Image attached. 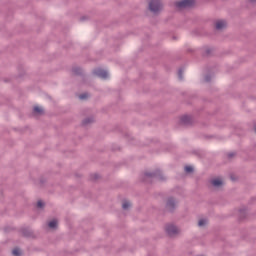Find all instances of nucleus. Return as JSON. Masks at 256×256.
<instances>
[{
    "label": "nucleus",
    "mask_w": 256,
    "mask_h": 256,
    "mask_svg": "<svg viewBox=\"0 0 256 256\" xmlns=\"http://www.w3.org/2000/svg\"><path fill=\"white\" fill-rule=\"evenodd\" d=\"M166 181L167 178L164 177L163 172L160 169H156L153 172H145L142 181L143 183H153V180Z\"/></svg>",
    "instance_id": "f257e3e1"
},
{
    "label": "nucleus",
    "mask_w": 256,
    "mask_h": 256,
    "mask_svg": "<svg viewBox=\"0 0 256 256\" xmlns=\"http://www.w3.org/2000/svg\"><path fill=\"white\" fill-rule=\"evenodd\" d=\"M178 203L179 202L177 201V199H175V197H168L166 199L165 211H167L168 213H175V209H177Z\"/></svg>",
    "instance_id": "f03ea898"
},
{
    "label": "nucleus",
    "mask_w": 256,
    "mask_h": 256,
    "mask_svg": "<svg viewBox=\"0 0 256 256\" xmlns=\"http://www.w3.org/2000/svg\"><path fill=\"white\" fill-rule=\"evenodd\" d=\"M177 9H191L195 7V0H181L175 3Z\"/></svg>",
    "instance_id": "7ed1b4c3"
},
{
    "label": "nucleus",
    "mask_w": 256,
    "mask_h": 256,
    "mask_svg": "<svg viewBox=\"0 0 256 256\" xmlns=\"http://www.w3.org/2000/svg\"><path fill=\"white\" fill-rule=\"evenodd\" d=\"M165 232L167 233L168 237H175V235H179V228H177L175 224H166Z\"/></svg>",
    "instance_id": "20e7f679"
},
{
    "label": "nucleus",
    "mask_w": 256,
    "mask_h": 256,
    "mask_svg": "<svg viewBox=\"0 0 256 256\" xmlns=\"http://www.w3.org/2000/svg\"><path fill=\"white\" fill-rule=\"evenodd\" d=\"M161 0H151L149 2V9L152 13H159L161 11Z\"/></svg>",
    "instance_id": "39448f33"
},
{
    "label": "nucleus",
    "mask_w": 256,
    "mask_h": 256,
    "mask_svg": "<svg viewBox=\"0 0 256 256\" xmlns=\"http://www.w3.org/2000/svg\"><path fill=\"white\" fill-rule=\"evenodd\" d=\"M92 73L95 77H99L100 79H107L109 77V73L103 68H95Z\"/></svg>",
    "instance_id": "423d86ee"
},
{
    "label": "nucleus",
    "mask_w": 256,
    "mask_h": 256,
    "mask_svg": "<svg viewBox=\"0 0 256 256\" xmlns=\"http://www.w3.org/2000/svg\"><path fill=\"white\" fill-rule=\"evenodd\" d=\"M181 125H193L195 123V119L189 115H184L180 118Z\"/></svg>",
    "instance_id": "0eeeda50"
},
{
    "label": "nucleus",
    "mask_w": 256,
    "mask_h": 256,
    "mask_svg": "<svg viewBox=\"0 0 256 256\" xmlns=\"http://www.w3.org/2000/svg\"><path fill=\"white\" fill-rule=\"evenodd\" d=\"M227 27V22L224 20H219L216 22L215 28L217 31H221L222 29H225Z\"/></svg>",
    "instance_id": "6e6552de"
},
{
    "label": "nucleus",
    "mask_w": 256,
    "mask_h": 256,
    "mask_svg": "<svg viewBox=\"0 0 256 256\" xmlns=\"http://www.w3.org/2000/svg\"><path fill=\"white\" fill-rule=\"evenodd\" d=\"M20 232L22 233L23 237L33 236V230H31V228H21Z\"/></svg>",
    "instance_id": "1a4fd4ad"
},
{
    "label": "nucleus",
    "mask_w": 256,
    "mask_h": 256,
    "mask_svg": "<svg viewBox=\"0 0 256 256\" xmlns=\"http://www.w3.org/2000/svg\"><path fill=\"white\" fill-rule=\"evenodd\" d=\"M247 217V208L246 207H242L239 209V220L243 221V219H245Z\"/></svg>",
    "instance_id": "9d476101"
},
{
    "label": "nucleus",
    "mask_w": 256,
    "mask_h": 256,
    "mask_svg": "<svg viewBox=\"0 0 256 256\" xmlns=\"http://www.w3.org/2000/svg\"><path fill=\"white\" fill-rule=\"evenodd\" d=\"M91 123H95V118L93 116L87 117L82 121V125L87 127V125H91Z\"/></svg>",
    "instance_id": "9b49d317"
},
{
    "label": "nucleus",
    "mask_w": 256,
    "mask_h": 256,
    "mask_svg": "<svg viewBox=\"0 0 256 256\" xmlns=\"http://www.w3.org/2000/svg\"><path fill=\"white\" fill-rule=\"evenodd\" d=\"M32 113H33V115H45V111L42 108H40L39 106H35L33 108Z\"/></svg>",
    "instance_id": "f8f14e48"
},
{
    "label": "nucleus",
    "mask_w": 256,
    "mask_h": 256,
    "mask_svg": "<svg viewBox=\"0 0 256 256\" xmlns=\"http://www.w3.org/2000/svg\"><path fill=\"white\" fill-rule=\"evenodd\" d=\"M72 73L78 76H83V69H81V67H74Z\"/></svg>",
    "instance_id": "ddd939ff"
},
{
    "label": "nucleus",
    "mask_w": 256,
    "mask_h": 256,
    "mask_svg": "<svg viewBox=\"0 0 256 256\" xmlns=\"http://www.w3.org/2000/svg\"><path fill=\"white\" fill-rule=\"evenodd\" d=\"M213 187H221L223 185V181L221 179H214L212 180Z\"/></svg>",
    "instance_id": "4468645a"
},
{
    "label": "nucleus",
    "mask_w": 256,
    "mask_h": 256,
    "mask_svg": "<svg viewBox=\"0 0 256 256\" xmlns=\"http://www.w3.org/2000/svg\"><path fill=\"white\" fill-rule=\"evenodd\" d=\"M48 227L50 229H57V220H51L49 223H48Z\"/></svg>",
    "instance_id": "2eb2a0df"
},
{
    "label": "nucleus",
    "mask_w": 256,
    "mask_h": 256,
    "mask_svg": "<svg viewBox=\"0 0 256 256\" xmlns=\"http://www.w3.org/2000/svg\"><path fill=\"white\" fill-rule=\"evenodd\" d=\"M183 71H185V68H179L178 70V79L180 81H183Z\"/></svg>",
    "instance_id": "dca6fc26"
},
{
    "label": "nucleus",
    "mask_w": 256,
    "mask_h": 256,
    "mask_svg": "<svg viewBox=\"0 0 256 256\" xmlns=\"http://www.w3.org/2000/svg\"><path fill=\"white\" fill-rule=\"evenodd\" d=\"M129 207H131V203H129V201H124L122 204V209H124V211H127Z\"/></svg>",
    "instance_id": "f3484780"
},
{
    "label": "nucleus",
    "mask_w": 256,
    "mask_h": 256,
    "mask_svg": "<svg viewBox=\"0 0 256 256\" xmlns=\"http://www.w3.org/2000/svg\"><path fill=\"white\" fill-rule=\"evenodd\" d=\"M205 225H207V220L205 219H200L198 221V227H205Z\"/></svg>",
    "instance_id": "a211bd4d"
},
{
    "label": "nucleus",
    "mask_w": 256,
    "mask_h": 256,
    "mask_svg": "<svg viewBox=\"0 0 256 256\" xmlns=\"http://www.w3.org/2000/svg\"><path fill=\"white\" fill-rule=\"evenodd\" d=\"M43 207H45V202L39 200V201L37 202V208H38V209H43Z\"/></svg>",
    "instance_id": "6ab92c4d"
},
{
    "label": "nucleus",
    "mask_w": 256,
    "mask_h": 256,
    "mask_svg": "<svg viewBox=\"0 0 256 256\" xmlns=\"http://www.w3.org/2000/svg\"><path fill=\"white\" fill-rule=\"evenodd\" d=\"M100 177H101V176H99V174H92V175L90 176V179H91L92 181H97V179H100Z\"/></svg>",
    "instance_id": "aec40b11"
},
{
    "label": "nucleus",
    "mask_w": 256,
    "mask_h": 256,
    "mask_svg": "<svg viewBox=\"0 0 256 256\" xmlns=\"http://www.w3.org/2000/svg\"><path fill=\"white\" fill-rule=\"evenodd\" d=\"M194 169L192 166H185V172L186 173H193Z\"/></svg>",
    "instance_id": "412c9836"
},
{
    "label": "nucleus",
    "mask_w": 256,
    "mask_h": 256,
    "mask_svg": "<svg viewBox=\"0 0 256 256\" xmlns=\"http://www.w3.org/2000/svg\"><path fill=\"white\" fill-rule=\"evenodd\" d=\"M204 81L206 83H211V74H207L205 77H204Z\"/></svg>",
    "instance_id": "4be33fe9"
},
{
    "label": "nucleus",
    "mask_w": 256,
    "mask_h": 256,
    "mask_svg": "<svg viewBox=\"0 0 256 256\" xmlns=\"http://www.w3.org/2000/svg\"><path fill=\"white\" fill-rule=\"evenodd\" d=\"M235 155H237V153H235V152H229V153L227 154V158H228V159H233V157H235Z\"/></svg>",
    "instance_id": "5701e85b"
},
{
    "label": "nucleus",
    "mask_w": 256,
    "mask_h": 256,
    "mask_svg": "<svg viewBox=\"0 0 256 256\" xmlns=\"http://www.w3.org/2000/svg\"><path fill=\"white\" fill-rule=\"evenodd\" d=\"M12 254L15 255V256H19V255H21V252L19 251V249L15 248V249L12 251Z\"/></svg>",
    "instance_id": "b1692460"
},
{
    "label": "nucleus",
    "mask_w": 256,
    "mask_h": 256,
    "mask_svg": "<svg viewBox=\"0 0 256 256\" xmlns=\"http://www.w3.org/2000/svg\"><path fill=\"white\" fill-rule=\"evenodd\" d=\"M89 95L87 93L80 94L79 99H87Z\"/></svg>",
    "instance_id": "393cba45"
},
{
    "label": "nucleus",
    "mask_w": 256,
    "mask_h": 256,
    "mask_svg": "<svg viewBox=\"0 0 256 256\" xmlns=\"http://www.w3.org/2000/svg\"><path fill=\"white\" fill-rule=\"evenodd\" d=\"M205 55H211V49L207 48L206 51H205Z\"/></svg>",
    "instance_id": "a878e982"
},
{
    "label": "nucleus",
    "mask_w": 256,
    "mask_h": 256,
    "mask_svg": "<svg viewBox=\"0 0 256 256\" xmlns=\"http://www.w3.org/2000/svg\"><path fill=\"white\" fill-rule=\"evenodd\" d=\"M80 21H87V16H82V17L80 18Z\"/></svg>",
    "instance_id": "bb28decb"
},
{
    "label": "nucleus",
    "mask_w": 256,
    "mask_h": 256,
    "mask_svg": "<svg viewBox=\"0 0 256 256\" xmlns=\"http://www.w3.org/2000/svg\"><path fill=\"white\" fill-rule=\"evenodd\" d=\"M112 150H113V151H117V150L120 151L121 148H118V149L112 148Z\"/></svg>",
    "instance_id": "cd10ccee"
},
{
    "label": "nucleus",
    "mask_w": 256,
    "mask_h": 256,
    "mask_svg": "<svg viewBox=\"0 0 256 256\" xmlns=\"http://www.w3.org/2000/svg\"><path fill=\"white\" fill-rule=\"evenodd\" d=\"M125 137H129V133L126 132V133H125Z\"/></svg>",
    "instance_id": "c85d7f7f"
},
{
    "label": "nucleus",
    "mask_w": 256,
    "mask_h": 256,
    "mask_svg": "<svg viewBox=\"0 0 256 256\" xmlns=\"http://www.w3.org/2000/svg\"><path fill=\"white\" fill-rule=\"evenodd\" d=\"M40 183L43 185V183H45V181H43V180H40Z\"/></svg>",
    "instance_id": "c756f323"
},
{
    "label": "nucleus",
    "mask_w": 256,
    "mask_h": 256,
    "mask_svg": "<svg viewBox=\"0 0 256 256\" xmlns=\"http://www.w3.org/2000/svg\"><path fill=\"white\" fill-rule=\"evenodd\" d=\"M231 179H232V181H235V178H233V176H231Z\"/></svg>",
    "instance_id": "7c9ffc66"
},
{
    "label": "nucleus",
    "mask_w": 256,
    "mask_h": 256,
    "mask_svg": "<svg viewBox=\"0 0 256 256\" xmlns=\"http://www.w3.org/2000/svg\"><path fill=\"white\" fill-rule=\"evenodd\" d=\"M251 1H256V0H251Z\"/></svg>",
    "instance_id": "2f4dec72"
}]
</instances>
